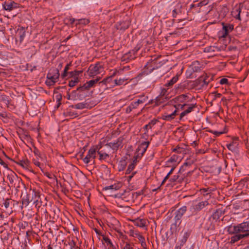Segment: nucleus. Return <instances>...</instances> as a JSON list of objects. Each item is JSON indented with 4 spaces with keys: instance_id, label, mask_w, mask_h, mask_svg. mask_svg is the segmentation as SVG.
Wrapping results in <instances>:
<instances>
[{
    "instance_id": "412c9836",
    "label": "nucleus",
    "mask_w": 249,
    "mask_h": 249,
    "mask_svg": "<svg viewBox=\"0 0 249 249\" xmlns=\"http://www.w3.org/2000/svg\"><path fill=\"white\" fill-rule=\"evenodd\" d=\"M233 236L231 238V243L233 244L240 240L246 238L245 235L241 232H235Z\"/></svg>"
},
{
    "instance_id": "13d9d810",
    "label": "nucleus",
    "mask_w": 249,
    "mask_h": 249,
    "mask_svg": "<svg viewBox=\"0 0 249 249\" xmlns=\"http://www.w3.org/2000/svg\"><path fill=\"white\" fill-rule=\"evenodd\" d=\"M114 75L110 76V77H107L106 78H104L100 83H102L103 84H104V85H106L107 84V83H108L110 82V81L112 79V77Z\"/></svg>"
},
{
    "instance_id": "b1692460",
    "label": "nucleus",
    "mask_w": 249,
    "mask_h": 249,
    "mask_svg": "<svg viewBox=\"0 0 249 249\" xmlns=\"http://www.w3.org/2000/svg\"><path fill=\"white\" fill-rule=\"evenodd\" d=\"M190 67L195 72L200 71L202 68L201 64L198 61L193 62L190 65Z\"/></svg>"
},
{
    "instance_id": "f03ea898",
    "label": "nucleus",
    "mask_w": 249,
    "mask_h": 249,
    "mask_svg": "<svg viewBox=\"0 0 249 249\" xmlns=\"http://www.w3.org/2000/svg\"><path fill=\"white\" fill-rule=\"evenodd\" d=\"M157 61L155 60L149 61L144 66L142 72L138 75L137 77L139 79L142 78L143 76H146L151 73L154 70L158 69L161 65L157 66Z\"/></svg>"
},
{
    "instance_id": "f3484780",
    "label": "nucleus",
    "mask_w": 249,
    "mask_h": 249,
    "mask_svg": "<svg viewBox=\"0 0 249 249\" xmlns=\"http://www.w3.org/2000/svg\"><path fill=\"white\" fill-rule=\"evenodd\" d=\"M178 112L177 109H175L171 113L169 114L167 112H165L162 115L161 118L167 121H171L173 120L177 116Z\"/></svg>"
},
{
    "instance_id": "49530a36",
    "label": "nucleus",
    "mask_w": 249,
    "mask_h": 249,
    "mask_svg": "<svg viewBox=\"0 0 249 249\" xmlns=\"http://www.w3.org/2000/svg\"><path fill=\"white\" fill-rule=\"evenodd\" d=\"M65 114L66 117H70L72 118H76L78 116L77 113L71 111H66Z\"/></svg>"
},
{
    "instance_id": "bb28decb",
    "label": "nucleus",
    "mask_w": 249,
    "mask_h": 249,
    "mask_svg": "<svg viewBox=\"0 0 249 249\" xmlns=\"http://www.w3.org/2000/svg\"><path fill=\"white\" fill-rule=\"evenodd\" d=\"M221 49L217 46H208L204 49V52L207 53L219 52Z\"/></svg>"
},
{
    "instance_id": "7c9ffc66",
    "label": "nucleus",
    "mask_w": 249,
    "mask_h": 249,
    "mask_svg": "<svg viewBox=\"0 0 249 249\" xmlns=\"http://www.w3.org/2000/svg\"><path fill=\"white\" fill-rule=\"evenodd\" d=\"M178 75H176L172 78V79L167 83H166L164 86L165 87H172L174 84H175L178 80Z\"/></svg>"
},
{
    "instance_id": "8fccbe9b",
    "label": "nucleus",
    "mask_w": 249,
    "mask_h": 249,
    "mask_svg": "<svg viewBox=\"0 0 249 249\" xmlns=\"http://www.w3.org/2000/svg\"><path fill=\"white\" fill-rule=\"evenodd\" d=\"M176 98L178 102H184L188 98V97L187 95L181 94L178 96Z\"/></svg>"
},
{
    "instance_id": "ea45409f",
    "label": "nucleus",
    "mask_w": 249,
    "mask_h": 249,
    "mask_svg": "<svg viewBox=\"0 0 249 249\" xmlns=\"http://www.w3.org/2000/svg\"><path fill=\"white\" fill-rule=\"evenodd\" d=\"M157 120H151L148 124L144 125L143 128L146 131H148L147 129L148 128H151L157 123Z\"/></svg>"
},
{
    "instance_id": "2f4dec72",
    "label": "nucleus",
    "mask_w": 249,
    "mask_h": 249,
    "mask_svg": "<svg viewBox=\"0 0 249 249\" xmlns=\"http://www.w3.org/2000/svg\"><path fill=\"white\" fill-rule=\"evenodd\" d=\"M208 3L206 0H203L197 4H191L190 5V10H193L194 8H200L203 5H206Z\"/></svg>"
},
{
    "instance_id": "cd10ccee",
    "label": "nucleus",
    "mask_w": 249,
    "mask_h": 249,
    "mask_svg": "<svg viewBox=\"0 0 249 249\" xmlns=\"http://www.w3.org/2000/svg\"><path fill=\"white\" fill-rule=\"evenodd\" d=\"M89 105L88 103L85 102L79 103L74 105H71L70 107L72 108L78 109H82L84 108H88Z\"/></svg>"
},
{
    "instance_id": "79ce46f5",
    "label": "nucleus",
    "mask_w": 249,
    "mask_h": 249,
    "mask_svg": "<svg viewBox=\"0 0 249 249\" xmlns=\"http://www.w3.org/2000/svg\"><path fill=\"white\" fill-rule=\"evenodd\" d=\"M102 236H103V241L107 244V246H109V247H113V245L109 238L104 235H102Z\"/></svg>"
},
{
    "instance_id": "1a4fd4ad",
    "label": "nucleus",
    "mask_w": 249,
    "mask_h": 249,
    "mask_svg": "<svg viewBox=\"0 0 249 249\" xmlns=\"http://www.w3.org/2000/svg\"><path fill=\"white\" fill-rule=\"evenodd\" d=\"M26 36V28L19 27L16 33V41L17 44L20 45L23 42Z\"/></svg>"
},
{
    "instance_id": "72a5a7b5",
    "label": "nucleus",
    "mask_w": 249,
    "mask_h": 249,
    "mask_svg": "<svg viewBox=\"0 0 249 249\" xmlns=\"http://www.w3.org/2000/svg\"><path fill=\"white\" fill-rule=\"evenodd\" d=\"M224 212L220 209L216 210L214 213L213 214V216L214 219H218L219 218L224 214Z\"/></svg>"
},
{
    "instance_id": "c03bdc74",
    "label": "nucleus",
    "mask_w": 249,
    "mask_h": 249,
    "mask_svg": "<svg viewBox=\"0 0 249 249\" xmlns=\"http://www.w3.org/2000/svg\"><path fill=\"white\" fill-rule=\"evenodd\" d=\"M199 81H201L203 84H202V86H207L210 81V79H209L208 76H205V77H201L199 78Z\"/></svg>"
},
{
    "instance_id": "393cba45",
    "label": "nucleus",
    "mask_w": 249,
    "mask_h": 249,
    "mask_svg": "<svg viewBox=\"0 0 249 249\" xmlns=\"http://www.w3.org/2000/svg\"><path fill=\"white\" fill-rule=\"evenodd\" d=\"M64 245L69 246L70 249H78L79 248L76 245V243L72 239H69L68 241H65Z\"/></svg>"
},
{
    "instance_id": "052dcab7",
    "label": "nucleus",
    "mask_w": 249,
    "mask_h": 249,
    "mask_svg": "<svg viewBox=\"0 0 249 249\" xmlns=\"http://www.w3.org/2000/svg\"><path fill=\"white\" fill-rule=\"evenodd\" d=\"M191 231H188L184 233L183 239L185 242H186L187 239L189 237L191 234Z\"/></svg>"
},
{
    "instance_id": "680f3d73",
    "label": "nucleus",
    "mask_w": 249,
    "mask_h": 249,
    "mask_svg": "<svg viewBox=\"0 0 249 249\" xmlns=\"http://www.w3.org/2000/svg\"><path fill=\"white\" fill-rule=\"evenodd\" d=\"M12 202L10 199H6L3 203V205L6 209H8L9 207L10 203Z\"/></svg>"
},
{
    "instance_id": "6e6d98bb",
    "label": "nucleus",
    "mask_w": 249,
    "mask_h": 249,
    "mask_svg": "<svg viewBox=\"0 0 249 249\" xmlns=\"http://www.w3.org/2000/svg\"><path fill=\"white\" fill-rule=\"evenodd\" d=\"M148 99V97H145L144 96H142L141 97L140 99L137 100L136 101L138 104L139 105L140 104H143Z\"/></svg>"
},
{
    "instance_id": "338daca9",
    "label": "nucleus",
    "mask_w": 249,
    "mask_h": 249,
    "mask_svg": "<svg viewBox=\"0 0 249 249\" xmlns=\"http://www.w3.org/2000/svg\"><path fill=\"white\" fill-rule=\"evenodd\" d=\"M209 189H205L203 188L200 190V192L201 194H203V196H207L208 194H209Z\"/></svg>"
},
{
    "instance_id": "bf43d9fd",
    "label": "nucleus",
    "mask_w": 249,
    "mask_h": 249,
    "mask_svg": "<svg viewBox=\"0 0 249 249\" xmlns=\"http://www.w3.org/2000/svg\"><path fill=\"white\" fill-rule=\"evenodd\" d=\"M140 234V233L138 231H134L133 230L130 231V235L132 237L137 238L138 237V236H139Z\"/></svg>"
},
{
    "instance_id": "6e6552de",
    "label": "nucleus",
    "mask_w": 249,
    "mask_h": 249,
    "mask_svg": "<svg viewBox=\"0 0 249 249\" xmlns=\"http://www.w3.org/2000/svg\"><path fill=\"white\" fill-rule=\"evenodd\" d=\"M31 200L33 202V204L35 205L36 208H39L42 205L39 192L33 190L31 191Z\"/></svg>"
},
{
    "instance_id": "58836bf2",
    "label": "nucleus",
    "mask_w": 249,
    "mask_h": 249,
    "mask_svg": "<svg viewBox=\"0 0 249 249\" xmlns=\"http://www.w3.org/2000/svg\"><path fill=\"white\" fill-rule=\"evenodd\" d=\"M127 163L126 162V160H122L119 161V164H118V170L119 171H123L126 166Z\"/></svg>"
},
{
    "instance_id": "a878e982",
    "label": "nucleus",
    "mask_w": 249,
    "mask_h": 249,
    "mask_svg": "<svg viewBox=\"0 0 249 249\" xmlns=\"http://www.w3.org/2000/svg\"><path fill=\"white\" fill-rule=\"evenodd\" d=\"M149 142H143L141 143L140 145L139 146L138 150L139 151H142V155L146 151L147 147L149 144Z\"/></svg>"
},
{
    "instance_id": "4be33fe9",
    "label": "nucleus",
    "mask_w": 249,
    "mask_h": 249,
    "mask_svg": "<svg viewBox=\"0 0 249 249\" xmlns=\"http://www.w3.org/2000/svg\"><path fill=\"white\" fill-rule=\"evenodd\" d=\"M100 79V77H97L95 79L91 80L87 82L84 86L85 87L86 89H89V88L94 87L95 84L97 83Z\"/></svg>"
},
{
    "instance_id": "39448f33",
    "label": "nucleus",
    "mask_w": 249,
    "mask_h": 249,
    "mask_svg": "<svg viewBox=\"0 0 249 249\" xmlns=\"http://www.w3.org/2000/svg\"><path fill=\"white\" fill-rule=\"evenodd\" d=\"M103 69L102 65L100 62H97L94 65H90L88 69V72L90 77H93L94 76L100 73L101 70Z\"/></svg>"
},
{
    "instance_id": "473e14b6",
    "label": "nucleus",
    "mask_w": 249,
    "mask_h": 249,
    "mask_svg": "<svg viewBox=\"0 0 249 249\" xmlns=\"http://www.w3.org/2000/svg\"><path fill=\"white\" fill-rule=\"evenodd\" d=\"M121 187V184L120 183H117V184H114L113 185H111L109 186H106L104 188L105 190H117Z\"/></svg>"
},
{
    "instance_id": "37998d69",
    "label": "nucleus",
    "mask_w": 249,
    "mask_h": 249,
    "mask_svg": "<svg viewBox=\"0 0 249 249\" xmlns=\"http://www.w3.org/2000/svg\"><path fill=\"white\" fill-rule=\"evenodd\" d=\"M242 7L240 6L235 7L231 11V15L234 17L238 13H241Z\"/></svg>"
},
{
    "instance_id": "4d7b16f0",
    "label": "nucleus",
    "mask_w": 249,
    "mask_h": 249,
    "mask_svg": "<svg viewBox=\"0 0 249 249\" xmlns=\"http://www.w3.org/2000/svg\"><path fill=\"white\" fill-rule=\"evenodd\" d=\"M194 73H195V72L193 71H192V69H191V68L190 66L189 69L186 71V72L187 76L188 77L193 78Z\"/></svg>"
},
{
    "instance_id": "09e8293b",
    "label": "nucleus",
    "mask_w": 249,
    "mask_h": 249,
    "mask_svg": "<svg viewBox=\"0 0 249 249\" xmlns=\"http://www.w3.org/2000/svg\"><path fill=\"white\" fill-rule=\"evenodd\" d=\"M178 175H174L169 179V182L172 185H176L178 184Z\"/></svg>"
},
{
    "instance_id": "a211bd4d",
    "label": "nucleus",
    "mask_w": 249,
    "mask_h": 249,
    "mask_svg": "<svg viewBox=\"0 0 249 249\" xmlns=\"http://www.w3.org/2000/svg\"><path fill=\"white\" fill-rule=\"evenodd\" d=\"M136 51L132 50L129 52L125 53L122 57V60L123 61L128 62L130 60L134 59L135 56V53Z\"/></svg>"
},
{
    "instance_id": "a19ab883",
    "label": "nucleus",
    "mask_w": 249,
    "mask_h": 249,
    "mask_svg": "<svg viewBox=\"0 0 249 249\" xmlns=\"http://www.w3.org/2000/svg\"><path fill=\"white\" fill-rule=\"evenodd\" d=\"M22 132L21 134V136H20L21 139H24L27 140L30 139L29 133L27 131L22 129Z\"/></svg>"
},
{
    "instance_id": "5fc2aeb1",
    "label": "nucleus",
    "mask_w": 249,
    "mask_h": 249,
    "mask_svg": "<svg viewBox=\"0 0 249 249\" xmlns=\"http://www.w3.org/2000/svg\"><path fill=\"white\" fill-rule=\"evenodd\" d=\"M178 183H181L187 177V175H185V174H184L183 175H178Z\"/></svg>"
},
{
    "instance_id": "7ed1b4c3",
    "label": "nucleus",
    "mask_w": 249,
    "mask_h": 249,
    "mask_svg": "<svg viewBox=\"0 0 249 249\" xmlns=\"http://www.w3.org/2000/svg\"><path fill=\"white\" fill-rule=\"evenodd\" d=\"M60 76L58 69L51 68L47 74L46 84L48 86L53 85Z\"/></svg>"
},
{
    "instance_id": "c756f323",
    "label": "nucleus",
    "mask_w": 249,
    "mask_h": 249,
    "mask_svg": "<svg viewBox=\"0 0 249 249\" xmlns=\"http://www.w3.org/2000/svg\"><path fill=\"white\" fill-rule=\"evenodd\" d=\"M129 79L127 78H120L119 79L114 80V86H121L122 85H125L127 83V81Z\"/></svg>"
},
{
    "instance_id": "a18cd8bd",
    "label": "nucleus",
    "mask_w": 249,
    "mask_h": 249,
    "mask_svg": "<svg viewBox=\"0 0 249 249\" xmlns=\"http://www.w3.org/2000/svg\"><path fill=\"white\" fill-rule=\"evenodd\" d=\"M98 154L99 155V160H105L109 157V155L104 153L102 151H97Z\"/></svg>"
},
{
    "instance_id": "e433bc0d",
    "label": "nucleus",
    "mask_w": 249,
    "mask_h": 249,
    "mask_svg": "<svg viewBox=\"0 0 249 249\" xmlns=\"http://www.w3.org/2000/svg\"><path fill=\"white\" fill-rule=\"evenodd\" d=\"M89 23V20L87 18H81L76 20L75 26H77L78 25L82 24L86 25Z\"/></svg>"
},
{
    "instance_id": "0eeeda50",
    "label": "nucleus",
    "mask_w": 249,
    "mask_h": 249,
    "mask_svg": "<svg viewBox=\"0 0 249 249\" xmlns=\"http://www.w3.org/2000/svg\"><path fill=\"white\" fill-rule=\"evenodd\" d=\"M7 178L8 179L10 184L9 186L14 187H18V186H17V183L18 184L21 181V179L18 178L17 175L14 172H10L7 176Z\"/></svg>"
},
{
    "instance_id": "20e7f679",
    "label": "nucleus",
    "mask_w": 249,
    "mask_h": 249,
    "mask_svg": "<svg viewBox=\"0 0 249 249\" xmlns=\"http://www.w3.org/2000/svg\"><path fill=\"white\" fill-rule=\"evenodd\" d=\"M178 107H180L181 109H184L180 114L179 116V120L182 121L183 118L187 115L189 113H191L196 107V104H190L187 105L184 104L183 105H178Z\"/></svg>"
},
{
    "instance_id": "ddd939ff",
    "label": "nucleus",
    "mask_w": 249,
    "mask_h": 249,
    "mask_svg": "<svg viewBox=\"0 0 249 249\" xmlns=\"http://www.w3.org/2000/svg\"><path fill=\"white\" fill-rule=\"evenodd\" d=\"M222 24L223 25V33L222 35V37H225L226 36H227V35L230 32H231L233 30L234 26L233 24H225L223 22L222 23Z\"/></svg>"
},
{
    "instance_id": "4468645a",
    "label": "nucleus",
    "mask_w": 249,
    "mask_h": 249,
    "mask_svg": "<svg viewBox=\"0 0 249 249\" xmlns=\"http://www.w3.org/2000/svg\"><path fill=\"white\" fill-rule=\"evenodd\" d=\"M123 140V139L122 137H119L114 142L107 143V145L109 146L113 150H117L119 147L121 146Z\"/></svg>"
},
{
    "instance_id": "603ef678",
    "label": "nucleus",
    "mask_w": 249,
    "mask_h": 249,
    "mask_svg": "<svg viewBox=\"0 0 249 249\" xmlns=\"http://www.w3.org/2000/svg\"><path fill=\"white\" fill-rule=\"evenodd\" d=\"M178 157L176 155H173L167 161V163H176L178 160Z\"/></svg>"
},
{
    "instance_id": "f257e3e1",
    "label": "nucleus",
    "mask_w": 249,
    "mask_h": 249,
    "mask_svg": "<svg viewBox=\"0 0 249 249\" xmlns=\"http://www.w3.org/2000/svg\"><path fill=\"white\" fill-rule=\"evenodd\" d=\"M225 230L230 234L235 232H241L247 238L249 237V219L237 225H230L225 228Z\"/></svg>"
},
{
    "instance_id": "774afa93",
    "label": "nucleus",
    "mask_w": 249,
    "mask_h": 249,
    "mask_svg": "<svg viewBox=\"0 0 249 249\" xmlns=\"http://www.w3.org/2000/svg\"><path fill=\"white\" fill-rule=\"evenodd\" d=\"M138 106L139 105L136 102H133L129 105V106L131 107L132 110L137 108Z\"/></svg>"
},
{
    "instance_id": "864d4df0",
    "label": "nucleus",
    "mask_w": 249,
    "mask_h": 249,
    "mask_svg": "<svg viewBox=\"0 0 249 249\" xmlns=\"http://www.w3.org/2000/svg\"><path fill=\"white\" fill-rule=\"evenodd\" d=\"M135 167V164L134 163H131V164H130L128 165V166L127 167V169L126 170L125 174H130L131 172L134 170Z\"/></svg>"
},
{
    "instance_id": "dca6fc26",
    "label": "nucleus",
    "mask_w": 249,
    "mask_h": 249,
    "mask_svg": "<svg viewBox=\"0 0 249 249\" xmlns=\"http://www.w3.org/2000/svg\"><path fill=\"white\" fill-rule=\"evenodd\" d=\"M239 145L238 138L234 137L232 139V142L230 143L227 144V148L231 151H235Z\"/></svg>"
},
{
    "instance_id": "4c0bfd02",
    "label": "nucleus",
    "mask_w": 249,
    "mask_h": 249,
    "mask_svg": "<svg viewBox=\"0 0 249 249\" xmlns=\"http://www.w3.org/2000/svg\"><path fill=\"white\" fill-rule=\"evenodd\" d=\"M135 224L138 227L143 228L145 226L146 221L142 219H138L135 221Z\"/></svg>"
},
{
    "instance_id": "c9c22d12",
    "label": "nucleus",
    "mask_w": 249,
    "mask_h": 249,
    "mask_svg": "<svg viewBox=\"0 0 249 249\" xmlns=\"http://www.w3.org/2000/svg\"><path fill=\"white\" fill-rule=\"evenodd\" d=\"M0 102H2L8 107L10 103L9 97L5 94H1L0 96Z\"/></svg>"
},
{
    "instance_id": "9d476101",
    "label": "nucleus",
    "mask_w": 249,
    "mask_h": 249,
    "mask_svg": "<svg viewBox=\"0 0 249 249\" xmlns=\"http://www.w3.org/2000/svg\"><path fill=\"white\" fill-rule=\"evenodd\" d=\"M2 8L4 10L10 12L19 7V4L14 1L10 0L5 1L2 4Z\"/></svg>"
},
{
    "instance_id": "9b49d317",
    "label": "nucleus",
    "mask_w": 249,
    "mask_h": 249,
    "mask_svg": "<svg viewBox=\"0 0 249 249\" xmlns=\"http://www.w3.org/2000/svg\"><path fill=\"white\" fill-rule=\"evenodd\" d=\"M195 162V160L194 159L191 157L187 158L183 165L180 167L178 173L181 174L182 172L189 170Z\"/></svg>"
},
{
    "instance_id": "6ab92c4d",
    "label": "nucleus",
    "mask_w": 249,
    "mask_h": 249,
    "mask_svg": "<svg viewBox=\"0 0 249 249\" xmlns=\"http://www.w3.org/2000/svg\"><path fill=\"white\" fill-rule=\"evenodd\" d=\"M172 151L178 154H186L187 151V145L183 144L178 145L176 147L172 148Z\"/></svg>"
},
{
    "instance_id": "f704fd0d",
    "label": "nucleus",
    "mask_w": 249,
    "mask_h": 249,
    "mask_svg": "<svg viewBox=\"0 0 249 249\" xmlns=\"http://www.w3.org/2000/svg\"><path fill=\"white\" fill-rule=\"evenodd\" d=\"M210 132L216 136L221 134L226 133L228 132V128L226 126H224V129L222 131L210 130Z\"/></svg>"
},
{
    "instance_id": "2eb2a0df",
    "label": "nucleus",
    "mask_w": 249,
    "mask_h": 249,
    "mask_svg": "<svg viewBox=\"0 0 249 249\" xmlns=\"http://www.w3.org/2000/svg\"><path fill=\"white\" fill-rule=\"evenodd\" d=\"M169 89V88L164 86L163 88H161L160 94L158 97H157V101L160 102V100L163 99L164 98L168 99V94L169 93V91H168Z\"/></svg>"
},
{
    "instance_id": "3c124183",
    "label": "nucleus",
    "mask_w": 249,
    "mask_h": 249,
    "mask_svg": "<svg viewBox=\"0 0 249 249\" xmlns=\"http://www.w3.org/2000/svg\"><path fill=\"white\" fill-rule=\"evenodd\" d=\"M0 118L3 120L4 122H7L8 116L6 112H0Z\"/></svg>"
},
{
    "instance_id": "c85d7f7f",
    "label": "nucleus",
    "mask_w": 249,
    "mask_h": 249,
    "mask_svg": "<svg viewBox=\"0 0 249 249\" xmlns=\"http://www.w3.org/2000/svg\"><path fill=\"white\" fill-rule=\"evenodd\" d=\"M93 148V147H91L88 151L87 156L85 158L82 159L83 161H84V162L85 163L88 164L90 162V159L92 158V157H91L92 154H91V153H92Z\"/></svg>"
},
{
    "instance_id": "aec40b11",
    "label": "nucleus",
    "mask_w": 249,
    "mask_h": 249,
    "mask_svg": "<svg viewBox=\"0 0 249 249\" xmlns=\"http://www.w3.org/2000/svg\"><path fill=\"white\" fill-rule=\"evenodd\" d=\"M31 190L29 193H26L22 198V206H21L22 209L24 207H27L30 202H32L30 196L31 195Z\"/></svg>"
},
{
    "instance_id": "f8f14e48",
    "label": "nucleus",
    "mask_w": 249,
    "mask_h": 249,
    "mask_svg": "<svg viewBox=\"0 0 249 249\" xmlns=\"http://www.w3.org/2000/svg\"><path fill=\"white\" fill-rule=\"evenodd\" d=\"M208 205L209 202H208V201L205 200L203 201H201L198 203L197 204L192 205L190 208V210L193 213H196L200 211L205 206Z\"/></svg>"
},
{
    "instance_id": "e2e57ef3",
    "label": "nucleus",
    "mask_w": 249,
    "mask_h": 249,
    "mask_svg": "<svg viewBox=\"0 0 249 249\" xmlns=\"http://www.w3.org/2000/svg\"><path fill=\"white\" fill-rule=\"evenodd\" d=\"M62 100V95L60 94L56 96V100L57 102V107L58 108L61 104V101Z\"/></svg>"
},
{
    "instance_id": "69168bd1",
    "label": "nucleus",
    "mask_w": 249,
    "mask_h": 249,
    "mask_svg": "<svg viewBox=\"0 0 249 249\" xmlns=\"http://www.w3.org/2000/svg\"><path fill=\"white\" fill-rule=\"evenodd\" d=\"M219 83L221 85H228L229 84V81L228 79L226 78H223L220 80Z\"/></svg>"
},
{
    "instance_id": "0e129e2a",
    "label": "nucleus",
    "mask_w": 249,
    "mask_h": 249,
    "mask_svg": "<svg viewBox=\"0 0 249 249\" xmlns=\"http://www.w3.org/2000/svg\"><path fill=\"white\" fill-rule=\"evenodd\" d=\"M33 162L35 165L38 167L41 170H42V168L41 163L39 162L37 159H34L33 160Z\"/></svg>"
},
{
    "instance_id": "423d86ee",
    "label": "nucleus",
    "mask_w": 249,
    "mask_h": 249,
    "mask_svg": "<svg viewBox=\"0 0 249 249\" xmlns=\"http://www.w3.org/2000/svg\"><path fill=\"white\" fill-rule=\"evenodd\" d=\"M186 211L187 207L183 206L175 212V216L174 217L175 223L174 224L175 227L178 226L181 223L180 220Z\"/></svg>"
},
{
    "instance_id": "5701e85b",
    "label": "nucleus",
    "mask_w": 249,
    "mask_h": 249,
    "mask_svg": "<svg viewBox=\"0 0 249 249\" xmlns=\"http://www.w3.org/2000/svg\"><path fill=\"white\" fill-rule=\"evenodd\" d=\"M16 163L17 164L20 165L23 168L28 169L30 166V162L28 159H25L21 160H19L18 161H16Z\"/></svg>"
},
{
    "instance_id": "de8ad7c7",
    "label": "nucleus",
    "mask_w": 249,
    "mask_h": 249,
    "mask_svg": "<svg viewBox=\"0 0 249 249\" xmlns=\"http://www.w3.org/2000/svg\"><path fill=\"white\" fill-rule=\"evenodd\" d=\"M79 81L78 78H74L71 79L69 81V86L70 87H73L75 86Z\"/></svg>"
}]
</instances>
